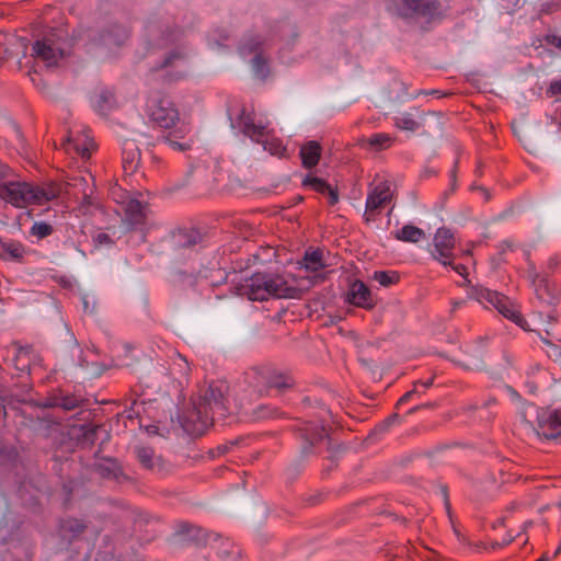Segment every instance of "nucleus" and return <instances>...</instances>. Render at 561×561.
Masks as SVG:
<instances>
[{
    "label": "nucleus",
    "instance_id": "nucleus-33",
    "mask_svg": "<svg viewBox=\"0 0 561 561\" xmlns=\"http://www.w3.org/2000/svg\"><path fill=\"white\" fill-rule=\"evenodd\" d=\"M534 283L536 285L537 297L549 305L554 304L557 298L551 294L548 280L546 278H539V276L536 275Z\"/></svg>",
    "mask_w": 561,
    "mask_h": 561
},
{
    "label": "nucleus",
    "instance_id": "nucleus-48",
    "mask_svg": "<svg viewBox=\"0 0 561 561\" xmlns=\"http://www.w3.org/2000/svg\"><path fill=\"white\" fill-rule=\"evenodd\" d=\"M497 298V291H492L490 289H481L479 293H478V300L479 301H482V300H485L488 302V300H492V299H496Z\"/></svg>",
    "mask_w": 561,
    "mask_h": 561
},
{
    "label": "nucleus",
    "instance_id": "nucleus-2",
    "mask_svg": "<svg viewBox=\"0 0 561 561\" xmlns=\"http://www.w3.org/2000/svg\"><path fill=\"white\" fill-rule=\"evenodd\" d=\"M61 193L62 186L55 182H46L43 185L14 181L0 183V198L14 207H24L27 204L42 205L58 198Z\"/></svg>",
    "mask_w": 561,
    "mask_h": 561
},
{
    "label": "nucleus",
    "instance_id": "nucleus-63",
    "mask_svg": "<svg viewBox=\"0 0 561 561\" xmlns=\"http://www.w3.org/2000/svg\"><path fill=\"white\" fill-rule=\"evenodd\" d=\"M433 382H434V377L430 378L428 380H426V381H424V382H422V381H416V382L414 383V387L416 388V386H417V385H421V386H423L424 388H430V387L433 385Z\"/></svg>",
    "mask_w": 561,
    "mask_h": 561
},
{
    "label": "nucleus",
    "instance_id": "nucleus-25",
    "mask_svg": "<svg viewBox=\"0 0 561 561\" xmlns=\"http://www.w3.org/2000/svg\"><path fill=\"white\" fill-rule=\"evenodd\" d=\"M267 376L266 388H275L277 390H285L294 386V380L290 376L270 368Z\"/></svg>",
    "mask_w": 561,
    "mask_h": 561
},
{
    "label": "nucleus",
    "instance_id": "nucleus-34",
    "mask_svg": "<svg viewBox=\"0 0 561 561\" xmlns=\"http://www.w3.org/2000/svg\"><path fill=\"white\" fill-rule=\"evenodd\" d=\"M185 59L186 54L182 49H174L170 51L163 59L162 64L158 67H154L153 70L178 67L179 65L183 64Z\"/></svg>",
    "mask_w": 561,
    "mask_h": 561
},
{
    "label": "nucleus",
    "instance_id": "nucleus-7",
    "mask_svg": "<svg viewBox=\"0 0 561 561\" xmlns=\"http://www.w3.org/2000/svg\"><path fill=\"white\" fill-rule=\"evenodd\" d=\"M433 244V257L445 266L451 265V259L454 257L453 250L455 248V237L450 229L445 227L439 228L434 236Z\"/></svg>",
    "mask_w": 561,
    "mask_h": 561
},
{
    "label": "nucleus",
    "instance_id": "nucleus-56",
    "mask_svg": "<svg viewBox=\"0 0 561 561\" xmlns=\"http://www.w3.org/2000/svg\"><path fill=\"white\" fill-rule=\"evenodd\" d=\"M399 421V414L393 413L382 422L383 428H389L393 423Z\"/></svg>",
    "mask_w": 561,
    "mask_h": 561
},
{
    "label": "nucleus",
    "instance_id": "nucleus-11",
    "mask_svg": "<svg viewBox=\"0 0 561 561\" xmlns=\"http://www.w3.org/2000/svg\"><path fill=\"white\" fill-rule=\"evenodd\" d=\"M391 197L392 192L390 190V184L388 182H382L375 186L368 194L366 201V220H371V213L383 207L387 203L391 201Z\"/></svg>",
    "mask_w": 561,
    "mask_h": 561
},
{
    "label": "nucleus",
    "instance_id": "nucleus-41",
    "mask_svg": "<svg viewBox=\"0 0 561 561\" xmlns=\"http://www.w3.org/2000/svg\"><path fill=\"white\" fill-rule=\"evenodd\" d=\"M53 233V226L44 222L37 221L31 228V234L37 237L38 239L46 238Z\"/></svg>",
    "mask_w": 561,
    "mask_h": 561
},
{
    "label": "nucleus",
    "instance_id": "nucleus-43",
    "mask_svg": "<svg viewBox=\"0 0 561 561\" xmlns=\"http://www.w3.org/2000/svg\"><path fill=\"white\" fill-rule=\"evenodd\" d=\"M62 146L67 151L73 149L82 158L88 159L90 157L89 148L87 146H80L78 144H75L73 139L70 136L67 137Z\"/></svg>",
    "mask_w": 561,
    "mask_h": 561
},
{
    "label": "nucleus",
    "instance_id": "nucleus-14",
    "mask_svg": "<svg viewBox=\"0 0 561 561\" xmlns=\"http://www.w3.org/2000/svg\"><path fill=\"white\" fill-rule=\"evenodd\" d=\"M128 38V30L122 24H110L103 28L96 39L98 44L107 47L121 46Z\"/></svg>",
    "mask_w": 561,
    "mask_h": 561
},
{
    "label": "nucleus",
    "instance_id": "nucleus-22",
    "mask_svg": "<svg viewBox=\"0 0 561 561\" xmlns=\"http://www.w3.org/2000/svg\"><path fill=\"white\" fill-rule=\"evenodd\" d=\"M81 403V400L72 394H54L46 399V408H61L65 411H72L77 409Z\"/></svg>",
    "mask_w": 561,
    "mask_h": 561
},
{
    "label": "nucleus",
    "instance_id": "nucleus-28",
    "mask_svg": "<svg viewBox=\"0 0 561 561\" xmlns=\"http://www.w3.org/2000/svg\"><path fill=\"white\" fill-rule=\"evenodd\" d=\"M270 367L267 366H253L245 371V380L250 386L259 388L267 383V376Z\"/></svg>",
    "mask_w": 561,
    "mask_h": 561
},
{
    "label": "nucleus",
    "instance_id": "nucleus-21",
    "mask_svg": "<svg viewBox=\"0 0 561 561\" xmlns=\"http://www.w3.org/2000/svg\"><path fill=\"white\" fill-rule=\"evenodd\" d=\"M145 213L142 204L137 199H131L128 202L125 210V219L124 221L130 229L136 228L139 225H142L145 221Z\"/></svg>",
    "mask_w": 561,
    "mask_h": 561
},
{
    "label": "nucleus",
    "instance_id": "nucleus-50",
    "mask_svg": "<svg viewBox=\"0 0 561 561\" xmlns=\"http://www.w3.org/2000/svg\"><path fill=\"white\" fill-rule=\"evenodd\" d=\"M94 243L98 245H110L113 243L111 237L107 233L100 232L94 237Z\"/></svg>",
    "mask_w": 561,
    "mask_h": 561
},
{
    "label": "nucleus",
    "instance_id": "nucleus-53",
    "mask_svg": "<svg viewBox=\"0 0 561 561\" xmlns=\"http://www.w3.org/2000/svg\"><path fill=\"white\" fill-rule=\"evenodd\" d=\"M512 128H513V133L516 137H518V139L520 141H523L524 144V147L529 151L531 152L533 151V147H534V141H527V140H524L522 138V135H520V131L518 130L517 126L515 124L512 125Z\"/></svg>",
    "mask_w": 561,
    "mask_h": 561
},
{
    "label": "nucleus",
    "instance_id": "nucleus-19",
    "mask_svg": "<svg viewBox=\"0 0 561 561\" xmlns=\"http://www.w3.org/2000/svg\"><path fill=\"white\" fill-rule=\"evenodd\" d=\"M149 36L154 39V36L158 32H161V37L156 39V44L159 47H164L169 44L175 43L179 41L182 32L180 30H170L168 25H164L163 28L159 27L156 24H150L147 27Z\"/></svg>",
    "mask_w": 561,
    "mask_h": 561
},
{
    "label": "nucleus",
    "instance_id": "nucleus-46",
    "mask_svg": "<svg viewBox=\"0 0 561 561\" xmlns=\"http://www.w3.org/2000/svg\"><path fill=\"white\" fill-rule=\"evenodd\" d=\"M131 519L134 522L135 528L141 529L144 525H146L149 520L148 516L141 512H133Z\"/></svg>",
    "mask_w": 561,
    "mask_h": 561
},
{
    "label": "nucleus",
    "instance_id": "nucleus-26",
    "mask_svg": "<svg viewBox=\"0 0 561 561\" xmlns=\"http://www.w3.org/2000/svg\"><path fill=\"white\" fill-rule=\"evenodd\" d=\"M394 238L399 241L417 243L425 238V232L413 225H404L400 230L394 232Z\"/></svg>",
    "mask_w": 561,
    "mask_h": 561
},
{
    "label": "nucleus",
    "instance_id": "nucleus-6",
    "mask_svg": "<svg viewBox=\"0 0 561 561\" xmlns=\"http://www.w3.org/2000/svg\"><path fill=\"white\" fill-rule=\"evenodd\" d=\"M296 432L302 440L300 448V459H306L313 454V447L318 442L324 439L327 431L323 425H317L311 421H304L296 426Z\"/></svg>",
    "mask_w": 561,
    "mask_h": 561
},
{
    "label": "nucleus",
    "instance_id": "nucleus-5",
    "mask_svg": "<svg viewBox=\"0 0 561 561\" xmlns=\"http://www.w3.org/2000/svg\"><path fill=\"white\" fill-rule=\"evenodd\" d=\"M396 5L398 14L404 19H435L444 12L439 0H396Z\"/></svg>",
    "mask_w": 561,
    "mask_h": 561
},
{
    "label": "nucleus",
    "instance_id": "nucleus-12",
    "mask_svg": "<svg viewBox=\"0 0 561 561\" xmlns=\"http://www.w3.org/2000/svg\"><path fill=\"white\" fill-rule=\"evenodd\" d=\"M488 302L492 305L505 318L512 320L522 329L526 331L528 330L527 321L506 296L497 293V298L488 300Z\"/></svg>",
    "mask_w": 561,
    "mask_h": 561
},
{
    "label": "nucleus",
    "instance_id": "nucleus-55",
    "mask_svg": "<svg viewBox=\"0 0 561 561\" xmlns=\"http://www.w3.org/2000/svg\"><path fill=\"white\" fill-rule=\"evenodd\" d=\"M92 194H93L92 188L90 190V192H87V191L83 192L82 204H81L82 207L91 206L94 204Z\"/></svg>",
    "mask_w": 561,
    "mask_h": 561
},
{
    "label": "nucleus",
    "instance_id": "nucleus-9",
    "mask_svg": "<svg viewBox=\"0 0 561 561\" xmlns=\"http://www.w3.org/2000/svg\"><path fill=\"white\" fill-rule=\"evenodd\" d=\"M93 470L103 479L124 483L129 477L124 472L122 465L115 458H102L94 462Z\"/></svg>",
    "mask_w": 561,
    "mask_h": 561
},
{
    "label": "nucleus",
    "instance_id": "nucleus-58",
    "mask_svg": "<svg viewBox=\"0 0 561 561\" xmlns=\"http://www.w3.org/2000/svg\"><path fill=\"white\" fill-rule=\"evenodd\" d=\"M547 42L554 45L558 48H561V37L557 35H547Z\"/></svg>",
    "mask_w": 561,
    "mask_h": 561
},
{
    "label": "nucleus",
    "instance_id": "nucleus-60",
    "mask_svg": "<svg viewBox=\"0 0 561 561\" xmlns=\"http://www.w3.org/2000/svg\"><path fill=\"white\" fill-rule=\"evenodd\" d=\"M236 444H237V440H232V442H230L229 444H224V445L218 446V447H217V450H218V453H219V454H221V455H222V454H226V453L229 450V448H230L231 446L236 445Z\"/></svg>",
    "mask_w": 561,
    "mask_h": 561
},
{
    "label": "nucleus",
    "instance_id": "nucleus-39",
    "mask_svg": "<svg viewBox=\"0 0 561 561\" xmlns=\"http://www.w3.org/2000/svg\"><path fill=\"white\" fill-rule=\"evenodd\" d=\"M394 123L398 128L409 131H415L420 127V123L409 113L396 117Z\"/></svg>",
    "mask_w": 561,
    "mask_h": 561
},
{
    "label": "nucleus",
    "instance_id": "nucleus-15",
    "mask_svg": "<svg viewBox=\"0 0 561 561\" xmlns=\"http://www.w3.org/2000/svg\"><path fill=\"white\" fill-rule=\"evenodd\" d=\"M88 524L78 518H66L59 523V536L67 545H70L73 540L78 539L88 529Z\"/></svg>",
    "mask_w": 561,
    "mask_h": 561
},
{
    "label": "nucleus",
    "instance_id": "nucleus-23",
    "mask_svg": "<svg viewBox=\"0 0 561 561\" xmlns=\"http://www.w3.org/2000/svg\"><path fill=\"white\" fill-rule=\"evenodd\" d=\"M202 236L198 231L192 229H179L173 233V241L178 248H191L199 243Z\"/></svg>",
    "mask_w": 561,
    "mask_h": 561
},
{
    "label": "nucleus",
    "instance_id": "nucleus-13",
    "mask_svg": "<svg viewBox=\"0 0 561 561\" xmlns=\"http://www.w3.org/2000/svg\"><path fill=\"white\" fill-rule=\"evenodd\" d=\"M237 126L244 136L250 137L256 142H262L265 150H268L273 154L276 152L272 147H267V145L261 140L264 136L265 127L262 125H255L253 118L250 115H245L244 108L237 118Z\"/></svg>",
    "mask_w": 561,
    "mask_h": 561
},
{
    "label": "nucleus",
    "instance_id": "nucleus-42",
    "mask_svg": "<svg viewBox=\"0 0 561 561\" xmlns=\"http://www.w3.org/2000/svg\"><path fill=\"white\" fill-rule=\"evenodd\" d=\"M374 279L377 280L381 286H390L398 282L399 276L396 272L388 273L385 271H377L374 274Z\"/></svg>",
    "mask_w": 561,
    "mask_h": 561
},
{
    "label": "nucleus",
    "instance_id": "nucleus-27",
    "mask_svg": "<svg viewBox=\"0 0 561 561\" xmlns=\"http://www.w3.org/2000/svg\"><path fill=\"white\" fill-rule=\"evenodd\" d=\"M24 249L20 242L0 239V257L4 260H20Z\"/></svg>",
    "mask_w": 561,
    "mask_h": 561
},
{
    "label": "nucleus",
    "instance_id": "nucleus-52",
    "mask_svg": "<svg viewBox=\"0 0 561 561\" xmlns=\"http://www.w3.org/2000/svg\"><path fill=\"white\" fill-rule=\"evenodd\" d=\"M547 118L550 119V124L554 126L553 133L558 134L561 129V121L558 116V108H556L554 114L547 115Z\"/></svg>",
    "mask_w": 561,
    "mask_h": 561
},
{
    "label": "nucleus",
    "instance_id": "nucleus-24",
    "mask_svg": "<svg viewBox=\"0 0 561 561\" xmlns=\"http://www.w3.org/2000/svg\"><path fill=\"white\" fill-rule=\"evenodd\" d=\"M99 430L101 426L93 424H81L73 427L76 438L87 446H92L95 443Z\"/></svg>",
    "mask_w": 561,
    "mask_h": 561
},
{
    "label": "nucleus",
    "instance_id": "nucleus-20",
    "mask_svg": "<svg viewBox=\"0 0 561 561\" xmlns=\"http://www.w3.org/2000/svg\"><path fill=\"white\" fill-rule=\"evenodd\" d=\"M321 157V146L316 140L306 142L300 149V158L302 167L311 169L316 167Z\"/></svg>",
    "mask_w": 561,
    "mask_h": 561
},
{
    "label": "nucleus",
    "instance_id": "nucleus-3",
    "mask_svg": "<svg viewBox=\"0 0 561 561\" xmlns=\"http://www.w3.org/2000/svg\"><path fill=\"white\" fill-rule=\"evenodd\" d=\"M251 300L264 301L268 297L300 298L302 290L288 286L284 277L279 275L255 273L243 286Z\"/></svg>",
    "mask_w": 561,
    "mask_h": 561
},
{
    "label": "nucleus",
    "instance_id": "nucleus-30",
    "mask_svg": "<svg viewBox=\"0 0 561 561\" xmlns=\"http://www.w3.org/2000/svg\"><path fill=\"white\" fill-rule=\"evenodd\" d=\"M134 453L142 467L149 470H152L156 467L157 461L160 460V458H154V451L151 447L136 446L134 448Z\"/></svg>",
    "mask_w": 561,
    "mask_h": 561
},
{
    "label": "nucleus",
    "instance_id": "nucleus-32",
    "mask_svg": "<svg viewBox=\"0 0 561 561\" xmlns=\"http://www.w3.org/2000/svg\"><path fill=\"white\" fill-rule=\"evenodd\" d=\"M115 105L114 94L108 90H102L98 95L94 108L101 114L106 115Z\"/></svg>",
    "mask_w": 561,
    "mask_h": 561
},
{
    "label": "nucleus",
    "instance_id": "nucleus-47",
    "mask_svg": "<svg viewBox=\"0 0 561 561\" xmlns=\"http://www.w3.org/2000/svg\"><path fill=\"white\" fill-rule=\"evenodd\" d=\"M520 2L522 0H501L500 7L506 13H512L513 11L520 7Z\"/></svg>",
    "mask_w": 561,
    "mask_h": 561
},
{
    "label": "nucleus",
    "instance_id": "nucleus-59",
    "mask_svg": "<svg viewBox=\"0 0 561 561\" xmlns=\"http://www.w3.org/2000/svg\"><path fill=\"white\" fill-rule=\"evenodd\" d=\"M442 492H443V495H444V499H445V507H446V511L448 513V515L450 516V504H449V500H448V491H447V486H442Z\"/></svg>",
    "mask_w": 561,
    "mask_h": 561
},
{
    "label": "nucleus",
    "instance_id": "nucleus-38",
    "mask_svg": "<svg viewBox=\"0 0 561 561\" xmlns=\"http://www.w3.org/2000/svg\"><path fill=\"white\" fill-rule=\"evenodd\" d=\"M252 69L255 73V76L262 80L266 79L270 73V68L267 66L266 60L263 58L262 54L257 53L253 57L252 61Z\"/></svg>",
    "mask_w": 561,
    "mask_h": 561
},
{
    "label": "nucleus",
    "instance_id": "nucleus-51",
    "mask_svg": "<svg viewBox=\"0 0 561 561\" xmlns=\"http://www.w3.org/2000/svg\"><path fill=\"white\" fill-rule=\"evenodd\" d=\"M547 96L552 98L561 93V80H556L551 82L550 87L547 90Z\"/></svg>",
    "mask_w": 561,
    "mask_h": 561
},
{
    "label": "nucleus",
    "instance_id": "nucleus-62",
    "mask_svg": "<svg viewBox=\"0 0 561 561\" xmlns=\"http://www.w3.org/2000/svg\"><path fill=\"white\" fill-rule=\"evenodd\" d=\"M450 266L453 267V270H454L455 272H457V273H458V274H460V275H463V274H465V272H466V266H465V265H462V264H457V265H455V264L451 262V265H450Z\"/></svg>",
    "mask_w": 561,
    "mask_h": 561
},
{
    "label": "nucleus",
    "instance_id": "nucleus-8",
    "mask_svg": "<svg viewBox=\"0 0 561 561\" xmlns=\"http://www.w3.org/2000/svg\"><path fill=\"white\" fill-rule=\"evenodd\" d=\"M524 422L538 436H542L546 439H557L561 435V419L557 410L539 416L537 427L530 421L525 420Z\"/></svg>",
    "mask_w": 561,
    "mask_h": 561
},
{
    "label": "nucleus",
    "instance_id": "nucleus-61",
    "mask_svg": "<svg viewBox=\"0 0 561 561\" xmlns=\"http://www.w3.org/2000/svg\"><path fill=\"white\" fill-rule=\"evenodd\" d=\"M419 393L417 389L414 387L413 390L407 392L400 400H399V404L410 400L412 398L413 394H416Z\"/></svg>",
    "mask_w": 561,
    "mask_h": 561
},
{
    "label": "nucleus",
    "instance_id": "nucleus-1",
    "mask_svg": "<svg viewBox=\"0 0 561 561\" xmlns=\"http://www.w3.org/2000/svg\"><path fill=\"white\" fill-rule=\"evenodd\" d=\"M229 385L225 381L211 382L192 409L175 414L176 424L184 433L201 436L216 419L225 420L229 415Z\"/></svg>",
    "mask_w": 561,
    "mask_h": 561
},
{
    "label": "nucleus",
    "instance_id": "nucleus-35",
    "mask_svg": "<svg viewBox=\"0 0 561 561\" xmlns=\"http://www.w3.org/2000/svg\"><path fill=\"white\" fill-rule=\"evenodd\" d=\"M31 354L32 350L30 346L19 347L14 358V365L16 370L21 373H30Z\"/></svg>",
    "mask_w": 561,
    "mask_h": 561
},
{
    "label": "nucleus",
    "instance_id": "nucleus-16",
    "mask_svg": "<svg viewBox=\"0 0 561 561\" xmlns=\"http://www.w3.org/2000/svg\"><path fill=\"white\" fill-rule=\"evenodd\" d=\"M140 160L141 153L136 142L126 140L123 145V169L125 174H135L139 168Z\"/></svg>",
    "mask_w": 561,
    "mask_h": 561
},
{
    "label": "nucleus",
    "instance_id": "nucleus-40",
    "mask_svg": "<svg viewBox=\"0 0 561 561\" xmlns=\"http://www.w3.org/2000/svg\"><path fill=\"white\" fill-rule=\"evenodd\" d=\"M304 185L311 186L314 191L327 194L331 188V185L327 183L324 180L316 176H306L302 181Z\"/></svg>",
    "mask_w": 561,
    "mask_h": 561
},
{
    "label": "nucleus",
    "instance_id": "nucleus-36",
    "mask_svg": "<svg viewBox=\"0 0 561 561\" xmlns=\"http://www.w3.org/2000/svg\"><path fill=\"white\" fill-rule=\"evenodd\" d=\"M179 131L169 133L167 135L160 136L157 141L158 142H165L168 144L172 149L178 151H186L191 149L192 144L190 141L181 142L179 141Z\"/></svg>",
    "mask_w": 561,
    "mask_h": 561
},
{
    "label": "nucleus",
    "instance_id": "nucleus-18",
    "mask_svg": "<svg viewBox=\"0 0 561 561\" xmlns=\"http://www.w3.org/2000/svg\"><path fill=\"white\" fill-rule=\"evenodd\" d=\"M174 536L181 543L204 545L206 542V533L202 528L188 524L180 525Z\"/></svg>",
    "mask_w": 561,
    "mask_h": 561
},
{
    "label": "nucleus",
    "instance_id": "nucleus-54",
    "mask_svg": "<svg viewBox=\"0 0 561 561\" xmlns=\"http://www.w3.org/2000/svg\"><path fill=\"white\" fill-rule=\"evenodd\" d=\"M95 561H116L113 552L111 551H99L95 557Z\"/></svg>",
    "mask_w": 561,
    "mask_h": 561
},
{
    "label": "nucleus",
    "instance_id": "nucleus-64",
    "mask_svg": "<svg viewBox=\"0 0 561 561\" xmlns=\"http://www.w3.org/2000/svg\"><path fill=\"white\" fill-rule=\"evenodd\" d=\"M9 173V167L0 163V178H5Z\"/></svg>",
    "mask_w": 561,
    "mask_h": 561
},
{
    "label": "nucleus",
    "instance_id": "nucleus-17",
    "mask_svg": "<svg viewBox=\"0 0 561 561\" xmlns=\"http://www.w3.org/2000/svg\"><path fill=\"white\" fill-rule=\"evenodd\" d=\"M370 297L369 288L363 282L356 280L352 284L347 294V301L357 307L371 309L375 304L370 301Z\"/></svg>",
    "mask_w": 561,
    "mask_h": 561
},
{
    "label": "nucleus",
    "instance_id": "nucleus-31",
    "mask_svg": "<svg viewBox=\"0 0 561 561\" xmlns=\"http://www.w3.org/2000/svg\"><path fill=\"white\" fill-rule=\"evenodd\" d=\"M264 41H265L264 37H262L261 35H247L242 39V42L239 46V50L243 56L254 54V53L257 54V51L261 48V46L263 45Z\"/></svg>",
    "mask_w": 561,
    "mask_h": 561
},
{
    "label": "nucleus",
    "instance_id": "nucleus-29",
    "mask_svg": "<svg viewBox=\"0 0 561 561\" xmlns=\"http://www.w3.org/2000/svg\"><path fill=\"white\" fill-rule=\"evenodd\" d=\"M444 358L450 360L455 365L460 366L461 368L466 370L477 369L482 370L484 368V359L481 352H474L473 354H470L469 360H461L458 358H451L445 354H440Z\"/></svg>",
    "mask_w": 561,
    "mask_h": 561
},
{
    "label": "nucleus",
    "instance_id": "nucleus-4",
    "mask_svg": "<svg viewBox=\"0 0 561 561\" xmlns=\"http://www.w3.org/2000/svg\"><path fill=\"white\" fill-rule=\"evenodd\" d=\"M67 39L60 30H51L36 39L32 45V57L42 60L47 68L58 66L65 58Z\"/></svg>",
    "mask_w": 561,
    "mask_h": 561
},
{
    "label": "nucleus",
    "instance_id": "nucleus-44",
    "mask_svg": "<svg viewBox=\"0 0 561 561\" xmlns=\"http://www.w3.org/2000/svg\"><path fill=\"white\" fill-rule=\"evenodd\" d=\"M392 139L386 134L374 135L369 138L368 142L371 147L376 149H385L388 148L391 144Z\"/></svg>",
    "mask_w": 561,
    "mask_h": 561
},
{
    "label": "nucleus",
    "instance_id": "nucleus-49",
    "mask_svg": "<svg viewBox=\"0 0 561 561\" xmlns=\"http://www.w3.org/2000/svg\"><path fill=\"white\" fill-rule=\"evenodd\" d=\"M324 438L328 439V450L331 453V457H330L331 459H333L334 455H336L340 451L345 449V447L341 444H337V445L332 444V440L328 434Z\"/></svg>",
    "mask_w": 561,
    "mask_h": 561
},
{
    "label": "nucleus",
    "instance_id": "nucleus-45",
    "mask_svg": "<svg viewBox=\"0 0 561 561\" xmlns=\"http://www.w3.org/2000/svg\"><path fill=\"white\" fill-rule=\"evenodd\" d=\"M277 413V410L274 408H271L268 405L262 404L259 405L256 409L253 410L252 415L255 419H265L273 416Z\"/></svg>",
    "mask_w": 561,
    "mask_h": 561
},
{
    "label": "nucleus",
    "instance_id": "nucleus-10",
    "mask_svg": "<svg viewBox=\"0 0 561 561\" xmlns=\"http://www.w3.org/2000/svg\"><path fill=\"white\" fill-rule=\"evenodd\" d=\"M150 118L161 128H171L179 121V112L173 103L168 100H160L151 110Z\"/></svg>",
    "mask_w": 561,
    "mask_h": 561
},
{
    "label": "nucleus",
    "instance_id": "nucleus-37",
    "mask_svg": "<svg viewBox=\"0 0 561 561\" xmlns=\"http://www.w3.org/2000/svg\"><path fill=\"white\" fill-rule=\"evenodd\" d=\"M304 266L307 270L317 272L324 266L322 252L320 250L307 251L304 255Z\"/></svg>",
    "mask_w": 561,
    "mask_h": 561
},
{
    "label": "nucleus",
    "instance_id": "nucleus-57",
    "mask_svg": "<svg viewBox=\"0 0 561 561\" xmlns=\"http://www.w3.org/2000/svg\"><path fill=\"white\" fill-rule=\"evenodd\" d=\"M327 194L329 195L330 205H335L339 202V193L336 190L331 187Z\"/></svg>",
    "mask_w": 561,
    "mask_h": 561
}]
</instances>
